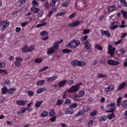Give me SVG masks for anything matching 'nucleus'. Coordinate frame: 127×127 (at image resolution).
I'll use <instances>...</instances> for the list:
<instances>
[{
  "label": "nucleus",
  "instance_id": "nucleus-1",
  "mask_svg": "<svg viewBox=\"0 0 127 127\" xmlns=\"http://www.w3.org/2000/svg\"><path fill=\"white\" fill-rule=\"evenodd\" d=\"M80 43V42L78 40H75L74 39L69 42L66 45V47L71 48H76Z\"/></svg>",
  "mask_w": 127,
  "mask_h": 127
},
{
  "label": "nucleus",
  "instance_id": "nucleus-2",
  "mask_svg": "<svg viewBox=\"0 0 127 127\" xmlns=\"http://www.w3.org/2000/svg\"><path fill=\"white\" fill-rule=\"evenodd\" d=\"M82 84V83H80L77 84L73 86L69 89L67 90L68 92V93H72L77 92L79 90L80 86Z\"/></svg>",
  "mask_w": 127,
  "mask_h": 127
},
{
  "label": "nucleus",
  "instance_id": "nucleus-3",
  "mask_svg": "<svg viewBox=\"0 0 127 127\" xmlns=\"http://www.w3.org/2000/svg\"><path fill=\"white\" fill-rule=\"evenodd\" d=\"M71 65L75 67L77 65L81 66H84L85 65V63L83 61H78L76 60L73 61L71 63Z\"/></svg>",
  "mask_w": 127,
  "mask_h": 127
},
{
  "label": "nucleus",
  "instance_id": "nucleus-4",
  "mask_svg": "<svg viewBox=\"0 0 127 127\" xmlns=\"http://www.w3.org/2000/svg\"><path fill=\"white\" fill-rule=\"evenodd\" d=\"M108 49V53L110 54L111 56H113L114 55V53L115 50V49L113 48L111 45H109Z\"/></svg>",
  "mask_w": 127,
  "mask_h": 127
},
{
  "label": "nucleus",
  "instance_id": "nucleus-5",
  "mask_svg": "<svg viewBox=\"0 0 127 127\" xmlns=\"http://www.w3.org/2000/svg\"><path fill=\"white\" fill-rule=\"evenodd\" d=\"M107 63L109 65L116 66L118 65L119 64L120 62L112 60H108L107 61Z\"/></svg>",
  "mask_w": 127,
  "mask_h": 127
},
{
  "label": "nucleus",
  "instance_id": "nucleus-6",
  "mask_svg": "<svg viewBox=\"0 0 127 127\" xmlns=\"http://www.w3.org/2000/svg\"><path fill=\"white\" fill-rule=\"evenodd\" d=\"M64 112L66 114H71L73 113V110L70 107L69 108H67L64 109Z\"/></svg>",
  "mask_w": 127,
  "mask_h": 127
},
{
  "label": "nucleus",
  "instance_id": "nucleus-7",
  "mask_svg": "<svg viewBox=\"0 0 127 127\" xmlns=\"http://www.w3.org/2000/svg\"><path fill=\"white\" fill-rule=\"evenodd\" d=\"M67 83V80H64L58 83V86L59 88L64 87L66 85Z\"/></svg>",
  "mask_w": 127,
  "mask_h": 127
},
{
  "label": "nucleus",
  "instance_id": "nucleus-8",
  "mask_svg": "<svg viewBox=\"0 0 127 127\" xmlns=\"http://www.w3.org/2000/svg\"><path fill=\"white\" fill-rule=\"evenodd\" d=\"M16 103L17 105L22 106L25 105V100L21 99L16 101Z\"/></svg>",
  "mask_w": 127,
  "mask_h": 127
},
{
  "label": "nucleus",
  "instance_id": "nucleus-9",
  "mask_svg": "<svg viewBox=\"0 0 127 127\" xmlns=\"http://www.w3.org/2000/svg\"><path fill=\"white\" fill-rule=\"evenodd\" d=\"M80 22L79 21H76L71 23H70L68 25V26L70 27H74L76 26L79 25Z\"/></svg>",
  "mask_w": 127,
  "mask_h": 127
},
{
  "label": "nucleus",
  "instance_id": "nucleus-10",
  "mask_svg": "<svg viewBox=\"0 0 127 127\" xmlns=\"http://www.w3.org/2000/svg\"><path fill=\"white\" fill-rule=\"evenodd\" d=\"M56 51V50L53 48V47H51L50 48H48L47 53L48 55L53 54L55 53Z\"/></svg>",
  "mask_w": 127,
  "mask_h": 127
},
{
  "label": "nucleus",
  "instance_id": "nucleus-11",
  "mask_svg": "<svg viewBox=\"0 0 127 127\" xmlns=\"http://www.w3.org/2000/svg\"><path fill=\"white\" fill-rule=\"evenodd\" d=\"M115 106V102H109L108 103L107 106V109H114Z\"/></svg>",
  "mask_w": 127,
  "mask_h": 127
},
{
  "label": "nucleus",
  "instance_id": "nucleus-12",
  "mask_svg": "<svg viewBox=\"0 0 127 127\" xmlns=\"http://www.w3.org/2000/svg\"><path fill=\"white\" fill-rule=\"evenodd\" d=\"M122 107L124 109H127V100H124L121 103Z\"/></svg>",
  "mask_w": 127,
  "mask_h": 127
},
{
  "label": "nucleus",
  "instance_id": "nucleus-13",
  "mask_svg": "<svg viewBox=\"0 0 127 127\" xmlns=\"http://www.w3.org/2000/svg\"><path fill=\"white\" fill-rule=\"evenodd\" d=\"M16 90V89L15 88H10L8 89V92L7 93L9 94H12L14 93Z\"/></svg>",
  "mask_w": 127,
  "mask_h": 127
},
{
  "label": "nucleus",
  "instance_id": "nucleus-14",
  "mask_svg": "<svg viewBox=\"0 0 127 127\" xmlns=\"http://www.w3.org/2000/svg\"><path fill=\"white\" fill-rule=\"evenodd\" d=\"M26 0H20L17 3V5L18 6L20 7L23 5L25 3Z\"/></svg>",
  "mask_w": 127,
  "mask_h": 127
},
{
  "label": "nucleus",
  "instance_id": "nucleus-15",
  "mask_svg": "<svg viewBox=\"0 0 127 127\" xmlns=\"http://www.w3.org/2000/svg\"><path fill=\"white\" fill-rule=\"evenodd\" d=\"M112 24V26H116L117 27L119 26V22L118 20H115L114 21Z\"/></svg>",
  "mask_w": 127,
  "mask_h": 127
},
{
  "label": "nucleus",
  "instance_id": "nucleus-16",
  "mask_svg": "<svg viewBox=\"0 0 127 127\" xmlns=\"http://www.w3.org/2000/svg\"><path fill=\"white\" fill-rule=\"evenodd\" d=\"M28 46L27 45H25L24 47H23L22 49V52L24 53L28 52Z\"/></svg>",
  "mask_w": 127,
  "mask_h": 127
},
{
  "label": "nucleus",
  "instance_id": "nucleus-17",
  "mask_svg": "<svg viewBox=\"0 0 127 127\" xmlns=\"http://www.w3.org/2000/svg\"><path fill=\"white\" fill-rule=\"evenodd\" d=\"M115 8V5H113L107 8V10L109 12H111L114 10Z\"/></svg>",
  "mask_w": 127,
  "mask_h": 127
},
{
  "label": "nucleus",
  "instance_id": "nucleus-18",
  "mask_svg": "<svg viewBox=\"0 0 127 127\" xmlns=\"http://www.w3.org/2000/svg\"><path fill=\"white\" fill-rule=\"evenodd\" d=\"M85 48L88 52H90L92 50V47L91 45L85 46Z\"/></svg>",
  "mask_w": 127,
  "mask_h": 127
},
{
  "label": "nucleus",
  "instance_id": "nucleus-19",
  "mask_svg": "<svg viewBox=\"0 0 127 127\" xmlns=\"http://www.w3.org/2000/svg\"><path fill=\"white\" fill-rule=\"evenodd\" d=\"M39 10V9L34 7H32L31 8V11H32L34 13H38Z\"/></svg>",
  "mask_w": 127,
  "mask_h": 127
},
{
  "label": "nucleus",
  "instance_id": "nucleus-20",
  "mask_svg": "<svg viewBox=\"0 0 127 127\" xmlns=\"http://www.w3.org/2000/svg\"><path fill=\"white\" fill-rule=\"evenodd\" d=\"M45 82V81L44 80H39L36 82V84L38 85H42Z\"/></svg>",
  "mask_w": 127,
  "mask_h": 127
},
{
  "label": "nucleus",
  "instance_id": "nucleus-21",
  "mask_svg": "<svg viewBox=\"0 0 127 127\" xmlns=\"http://www.w3.org/2000/svg\"><path fill=\"white\" fill-rule=\"evenodd\" d=\"M83 109L84 111L86 112L90 110L91 108L87 106H85L83 107Z\"/></svg>",
  "mask_w": 127,
  "mask_h": 127
},
{
  "label": "nucleus",
  "instance_id": "nucleus-22",
  "mask_svg": "<svg viewBox=\"0 0 127 127\" xmlns=\"http://www.w3.org/2000/svg\"><path fill=\"white\" fill-rule=\"evenodd\" d=\"M1 91L2 94H4L6 93H7L8 89L6 87H4L2 88Z\"/></svg>",
  "mask_w": 127,
  "mask_h": 127
},
{
  "label": "nucleus",
  "instance_id": "nucleus-23",
  "mask_svg": "<svg viewBox=\"0 0 127 127\" xmlns=\"http://www.w3.org/2000/svg\"><path fill=\"white\" fill-rule=\"evenodd\" d=\"M84 112L83 111H79L77 113L75 114V117H78L83 115L84 114Z\"/></svg>",
  "mask_w": 127,
  "mask_h": 127
},
{
  "label": "nucleus",
  "instance_id": "nucleus-24",
  "mask_svg": "<svg viewBox=\"0 0 127 127\" xmlns=\"http://www.w3.org/2000/svg\"><path fill=\"white\" fill-rule=\"evenodd\" d=\"M121 3V5L127 7V3L125 0H120Z\"/></svg>",
  "mask_w": 127,
  "mask_h": 127
},
{
  "label": "nucleus",
  "instance_id": "nucleus-25",
  "mask_svg": "<svg viewBox=\"0 0 127 127\" xmlns=\"http://www.w3.org/2000/svg\"><path fill=\"white\" fill-rule=\"evenodd\" d=\"M122 99V98L121 97L118 98L117 99V105L118 107H119L121 104V102Z\"/></svg>",
  "mask_w": 127,
  "mask_h": 127
},
{
  "label": "nucleus",
  "instance_id": "nucleus-26",
  "mask_svg": "<svg viewBox=\"0 0 127 127\" xmlns=\"http://www.w3.org/2000/svg\"><path fill=\"white\" fill-rule=\"evenodd\" d=\"M126 83L125 82H124L121 84L119 87L118 90H119L122 89L125 86Z\"/></svg>",
  "mask_w": 127,
  "mask_h": 127
},
{
  "label": "nucleus",
  "instance_id": "nucleus-27",
  "mask_svg": "<svg viewBox=\"0 0 127 127\" xmlns=\"http://www.w3.org/2000/svg\"><path fill=\"white\" fill-rule=\"evenodd\" d=\"M46 89L45 87H44L41 89H39L37 90V93H39L43 92L46 90Z\"/></svg>",
  "mask_w": 127,
  "mask_h": 127
},
{
  "label": "nucleus",
  "instance_id": "nucleus-28",
  "mask_svg": "<svg viewBox=\"0 0 127 127\" xmlns=\"http://www.w3.org/2000/svg\"><path fill=\"white\" fill-rule=\"evenodd\" d=\"M78 105V104L76 103L71 104L70 106V107L72 109L76 108Z\"/></svg>",
  "mask_w": 127,
  "mask_h": 127
},
{
  "label": "nucleus",
  "instance_id": "nucleus-29",
  "mask_svg": "<svg viewBox=\"0 0 127 127\" xmlns=\"http://www.w3.org/2000/svg\"><path fill=\"white\" fill-rule=\"evenodd\" d=\"M43 102V101L38 102L35 104V106L36 108H39Z\"/></svg>",
  "mask_w": 127,
  "mask_h": 127
},
{
  "label": "nucleus",
  "instance_id": "nucleus-30",
  "mask_svg": "<svg viewBox=\"0 0 127 127\" xmlns=\"http://www.w3.org/2000/svg\"><path fill=\"white\" fill-rule=\"evenodd\" d=\"M121 13L123 15V17L127 19V12L124 10H122L121 11Z\"/></svg>",
  "mask_w": 127,
  "mask_h": 127
},
{
  "label": "nucleus",
  "instance_id": "nucleus-31",
  "mask_svg": "<svg viewBox=\"0 0 127 127\" xmlns=\"http://www.w3.org/2000/svg\"><path fill=\"white\" fill-rule=\"evenodd\" d=\"M63 102V100L60 99H58L57 101L56 104L57 105H60L62 104Z\"/></svg>",
  "mask_w": 127,
  "mask_h": 127
},
{
  "label": "nucleus",
  "instance_id": "nucleus-32",
  "mask_svg": "<svg viewBox=\"0 0 127 127\" xmlns=\"http://www.w3.org/2000/svg\"><path fill=\"white\" fill-rule=\"evenodd\" d=\"M101 34L103 36L105 35L107 37H110V34L109 32H101Z\"/></svg>",
  "mask_w": 127,
  "mask_h": 127
},
{
  "label": "nucleus",
  "instance_id": "nucleus-33",
  "mask_svg": "<svg viewBox=\"0 0 127 127\" xmlns=\"http://www.w3.org/2000/svg\"><path fill=\"white\" fill-rule=\"evenodd\" d=\"M9 25V23H5V24L2 27V31H4L6 29V27L8 26Z\"/></svg>",
  "mask_w": 127,
  "mask_h": 127
},
{
  "label": "nucleus",
  "instance_id": "nucleus-34",
  "mask_svg": "<svg viewBox=\"0 0 127 127\" xmlns=\"http://www.w3.org/2000/svg\"><path fill=\"white\" fill-rule=\"evenodd\" d=\"M55 114V110L54 109H51L50 111L49 114V115L51 117H52L53 115Z\"/></svg>",
  "mask_w": 127,
  "mask_h": 127
},
{
  "label": "nucleus",
  "instance_id": "nucleus-35",
  "mask_svg": "<svg viewBox=\"0 0 127 127\" xmlns=\"http://www.w3.org/2000/svg\"><path fill=\"white\" fill-rule=\"evenodd\" d=\"M97 77L98 78H106L107 77L105 75H104L103 74H98Z\"/></svg>",
  "mask_w": 127,
  "mask_h": 127
},
{
  "label": "nucleus",
  "instance_id": "nucleus-36",
  "mask_svg": "<svg viewBox=\"0 0 127 127\" xmlns=\"http://www.w3.org/2000/svg\"><path fill=\"white\" fill-rule=\"evenodd\" d=\"M78 95L79 96L82 97L84 95V91L81 90L79 93Z\"/></svg>",
  "mask_w": 127,
  "mask_h": 127
},
{
  "label": "nucleus",
  "instance_id": "nucleus-37",
  "mask_svg": "<svg viewBox=\"0 0 127 127\" xmlns=\"http://www.w3.org/2000/svg\"><path fill=\"white\" fill-rule=\"evenodd\" d=\"M67 92H68L67 90L66 91H64V92L63 93V96L62 97L64 98L65 99L66 97L68 95Z\"/></svg>",
  "mask_w": 127,
  "mask_h": 127
},
{
  "label": "nucleus",
  "instance_id": "nucleus-38",
  "mask_svg": "<svg viewBox=\"0 0 127 127\" xmlns=\"http://www.w3.org/2000/svg\"><path fill=\"white\" fill-rule=\"evenodd\" d=\"M93 121L91 120H90L88 123L87 126L88 127H91L93 125Z\"/></svg>",
  "mask_w": 127,
  "mask_h": 127
},
{
  "label": "nucleus",
  "instance_id": "nucleus-39",
  "mask_svg": "<svg viewBox=\"0 0 127 127\" xmlns=\"http://www.w3.org/2000/svg\"><path fill=\"white\" fill-rule=\"evenodd\" d=\"M52 47H53V48L56 50L58 49L59 47V46L57 43L55 42L54 43L53 46Z\"/></svg>",
  "mask_w": 127,
  "mask_h": 127
},
{
  "label": "nucleus",
  "instance_id": "nucleus-40",
  "mask_svg": "<svg viewBox=\"0 0 127 127\" xmlns=\"http://www.w3.org/2000/svg\"><path fill=\"white\" fill-rule=\"evenodd\" d=\"M115 117V115L114 114V113H112L111 114H110L108 115L107 117L108 119L111 120L112 117Z\"/></svg>",
  "mask_w": 127,
  "mask_h": 127
},
{
  "label": "nucleus",
  "instance_id": "nucleus-41",
  "mask_svg": "<svg viewBox=\"0 0 127 127\" xmlns=\"http://www.w3.org/2000/svg\"><path fill=\"white\" fill-rule=\"evenodd\" d=\"M6 65V63L4 62H0V67L3 68L5 67Z\"/></svg>",
  "mask_w": 127,
  "mask_h": 127
},
{
  "label": "nucleus",
  "instance_id": "nucleus-42",
  "mask_svg": "<svg viewBox=\"0 0 127 127\" xmlns=\"http://www.w3.org/2000/svg\"><path fill=\"white\" fill-rule=\"evenodd\" d=\"M62 52L64 53H67L70 52H71L72 51L71 50H69L67 49H65L63 50L62 51Z\"/></svg>",
  "mask_w": 127,
  "mask_h": 127
},
{
  "label": "nucleus",
  "instance_id": "nucleus-43",
  "mask_svg": "<svg viewBox=\"0 0 127 127\" xmlns=\"http://www.w3.org/2000/svg\"><path fill=\"white\" fill-rule=\"evenodd\" d=\"M48 114V113L46 111H43L41 114L42 116L43 117H45L47 116Z\"/></svg>",
  "mask_w": 127,
  "mask_h": 127
},
{
  "label": "nucleus",
  "instance_id": "nucleus-44",
  "mask_svg": "<svg viewBox=\"0 0 127 127\" xmlns=\"http://www.w3.org/2000/svg\"><path fill=\"white\" fill-rule=\"evenodd\" d=\"M80 96H79V95H77V94L75 95L74 97V100L75 101L78 100L79 99V98L80 97Z\"/></svg>",
  "mask_w": 127,
  "mask_h": 127
},
{
  "label": "nucleus",
  "instance_id": "nucleus-45",
  "mask_svg": "<svg viewBox=\"0 0 127 127\" xmlns=\"http://www.w3.org/2000/svg\"><path fill=\"white\" fill-rule=\"evenodd\" d=\"M32 5L35 6H37L38 5V3L35 0H33L32 2Z\"/></svg>",
  "mask_w": 127,
  "mask_h": 127
},
{
  "label": "nucleus",
  "instance_id": "nucleus-46",
  "mask_svg": "<svg viewBox=\"0 0 127 127\" xmlns=\"http://www.w3.org/2000/svg\"><path fill=\"white\" fill-rule=\"evenodd\" d=\"M34 48V46L33 45H31L28 47V52H30L32 51Z\"/></svg>",
  "mask_w": 127,
  "mask_h": 127
},
{
  "label": "nucleus",
  "instance_id": "nucleus-47",
  "mask_svg": "<svg viewBox=\"0 0 127 127\" xmlns=\"http://www.w3.org/2000/svg\"><path fill=\"white\" fill-rule=\"evenodd\" d=\"M42 60V59L41 58H37L35 60V62L36 63H41Z\"/></svg>",
  "mask_w": 127,
  "mask_h": 127
},
{
  "label": "nucleus",
  "instance_id": "nucleus-48",
  "mask_svg": "<svg viewBox=\"0 0 127 127\" xmlns=\"http://www.w3.org/2000/svg\"><path fill=\"white\" fill-rule=\"evenodd\" d=\"M71 103V100H70L67 99L65 101V103L68 105L69 104Z\"/></svg>",
  "mask_w": 127,
  "mask_h": 127
},
{
  "label": "nucleus",
  "instance_id": "nucleus-49",
  "mask_svg": "<svg viewBox=\"0 0 127 127\" xmlns=\"http://www.w3.org/2000/svg\"><path fill=\"white\" fill-rule=\"evenodd\" d=\"M100 119L101 121H103V122H104L106 120V118L105 116H102L100 117Z\"/></svg>",
  "mask_w": 127,
  "mask_h": 127
},
{
  "label": "nucleus",
  "instance_id": "nucleus-50",
  "mask_svg": "<svg viewBox=\"0 0 127 127\" xmlns=\"http://www.w3.org/2000/svg\"><path fill=\"white\" fill-rule=\"evenodd\" d=\"M88 36L87 35H86L85 36H82L81 38V39L82 41H84L86 39L88 38Z\"/></svg>",
  "mask_w": 127,
  "mask_h": 127
},
{
  "label": "nucleus",
  "instance_id": "nucleus-51",
  "mask_svg": "<svg viewBox=\"0 0 127 127\" xmlns=\"http://www.w3.org/2000/svg\"><path fill=\"white\" fill-rule=\"evenodd\" d=\"M10 83V81L9 80H5L3 82V84L4 85H9Z\"/></svg>",
  "mask_w": 127,
  "mask_h": 127
},
{
  "label": "nucleus",
  "instance_id": "nucleus-52",
  "mask_svg": "<svg viewBox=\"0 0 127 127\" xmlns=\"http://www.w3.org/2000/svg\"><path fill=\"white\" fill-rule=\"evenodd\" d=\"M97 113V111H95L91 112L90 115L91 116H95L96 114Z\"/></svg>",
  "mask_w": 127,
  "mask_h": 127
},
{
  "label": "nucleus",
  "instance_id": "nucleus-53",
  "mask_svg": "<svg viewBox=\"0 0 127 127\" xmlns=\"http://www.w3.org/2000/svg\"><path fill=\"white\" fill-rule=\"evenodd\" d=\"M48 34V32H40V35L42 36L47 35Z\"/></svg>",
  "mask_w": 127,
  "mask_h": 127
},
{
  "label": "nucleus",
  "instance_id": "nucleus-54",
  "mask_svg": "<svg viewBox=\"0 0 127 127\" xmlns=\"http://www.w3.org/2000/svg\"><path fill=\"white\" fill-rule=\"evenodd\" d=\"M55 2L52 0L50 2V5L51 6L54 7L55 5Z\"/></svg>",
  "mask_w": 127,
  "mask_h": 127
},
{
  "label": "nucleus",
  "instance_id": "nucleus-55",
  "mask_svg": "<svg viewBox=\"0 0 127 127\" xmlns=\"http://www.w3.org/2000/svg\"><path fill=\"white\" fill-rule=\"evenodd\" d=\"M49 4L48 2L47 1H45V2L44 3V5L46 7V8H48L49 7Z\"/></svg>",
  "mask_w": 127,
  "mask_h": 127
},
{
  "label": "nucleus",
  "instance_id": "nucleus-56",
  "mask_svg": "<svg viewBox=\"0 0 127 127\" xmlns=\"http://www.w3.org/2000/svg\"><path fill=\"white\" fill-rule=\"evenodd\" d=\"M28 94L30 96H32L34 94L33 92L32 91H29L28 92Z\"/></svg>",
  "mask_w": 127,
  "mask_h": 127
},
{
  "label": "nucleus",
  "instance_id": "nucleus-57",
  "mask_svg": "<svg viewBox=\"0 0 127 127\" xmlns=\"http://www.w3.org/2000/svg\"><path fill=\"white\" fill-rule=\"evenodd\" d=\"M46 81L49 82L51 81H53V80L52 79V77H50L47 78H46Z\"/></svg>",
  "mask_w": 127,
  "mask_h": 127
},
{
  "label": "nucleus",
  "instance_id": "nucleus-58",
  "mask_svg": "<svg viewBox=\"0 0 127 127\" xmlns=\"http://www.w3.org/2000/svg\"><path fill=\"white\" fill-rule=\"evenodd\" d=\"M69 4L67 2H65L63 3L62 6L64 7H66Z\"/></svg>",
  "mask_w": 127,
  "mask_h": 127
},
{
  "label": "nucleus",
  "instance_id": "nucleus-59",
  "mask_svg": "<svg viewBox=\"0 0 127 127\" xmlns=\"http://www.w3.org/2000/svg\"><path fill=\"white\" fill-rule=\"evenodd\" d=\"M74 83V81L73 80H69L68 81V84L69 85H71Z\"/></svg>",
  "mask_w": 127,
  "mask_h": 127
},
{
  "label": "nucleus",
  "instance_id": "nucleus-60",
  "mask_svg": "<svg viewBox=\"0 0 127 127\" xmlns=\"http://www.w3.org/2000/svg\"><path fill=\"white\" fill-rule=\"evenodd\" d=\"M76 13H73L71 14L69 17V19H71L73 18L75 16Z\"/></svg>",
  "mask_w": 127,
  "mask_h": 127
},
{
  "label": "nucleus",
  "instance_id": "nucleus-61",
  "mask_svg": "<svg viewBox=\"0 0 127 127\" xmlns=\"http://www.w3.org/2000/svg\"><path fill=\"white\" fill-rule=\"evenodd\" d=\"M56 119V116H54L53 117H52L50 119V120L52 122H54Z\"/></svg>",
  "mask_w": 127,
  "mask_h": 127
},
{
  "label": "nucleus",
  "instance_id": "nucleus-62",
  "mask_svg": "<svg viewBox=\"0 0 127 127\" xmlns=\"http://www.w3.org/2000/svg\"><path fill=\"white\" fill-rule=\"evenodd\" d=\"M96 48L97 49L100 50H102V47L100 46L96 45Z\"/></svg>",
  "mask_w": 127,
  "mask_h": 127
},
{
  "label": "nucleus",
  "instance_id": "nucleus-63",
  "mask_svg": "<svg viewBox=\"0 0 127 127\" xmlns=\"http://www.w3.org/2000/svg\"><path fill=\"white\" fill-rule=\"evenodd\" d=\"M28 23V21H26V22H23L21 24V26L23 27H25L26 26L27 24Z\"/></svg>",
  "mask_w": 127,
  "mask_h": 127
},
{
  "label": "nucleus",
  "instance_id": "nucleus-64",
  "mask_svg": "<svg viewBox=\"0 0 127 127\" xmlns=\"http://www.w3.org/2000/svg\"><path fill=\"white\" fill-rule=\"evenodd\" d=\"M14 64L15 65L17 66H18L20 65V63L19 61H16L15 62Z\"/></svg>",
  "mask_w": 127,
  "mask_h": 127
}]
</instances>
